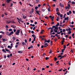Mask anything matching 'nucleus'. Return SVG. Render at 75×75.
<instances>
[{
  "label": "nucleus",
  "mask_w": 75,
  "mask_h": 75,
  "mask_svg": "<svg viewBox=\"0 0 75 75\" xmlns=\"http://www.w3.org/2000/svg\"><path fill=\"white\" fill-rule=\"evenodd\" d=\"M45 42H44V43H45L46 42L49 43L50 41V39H49L47 40L46 39H45Z\"/></svg>",
  "instance_id": "obj_1"
},
{
  "label": "nucleus",
  "mask_w": 75,
  "mask_h": 75,
  "mask_svg": "<svg viewBox=\"0 0 75 75\" xmlns=\"http://www.w3.org/2000/svg\"><path fill=\"white\" fill-rule=\"evenodd\" d=\"M20 30H17V31H16V35H19V33H20Z\"/></svg>",
  "instance_id": "obj_2"
},
{
  "label": "nucleus",
  "mask_w": 75,
  "mask_h": 75,
  "mask_svg": "<svg viewBox=\"0 0 75 75\" xmlns=\"http://www.w3.org/2000/svg\"><path fill=\"white\" fill-rule=\"evenodd\" d=\"M47 44H48L47 43H45L44 44V45H44V47H48V45Z\"/></svg>",
  "instance_id": "obj_3"
},
{
  "label": "nucleus",
  "mask_w": 75,
  "mask_h": 75,
  "mask_svg": "<svg viewBox=\"0 0 75 75\" xmlns=\"http://www.w3.org/2000/svg\"><path fill=\"white\" fill-rule=\"evenodd\" d=\"M2 41L4 42L6 41L7 40V39L6 38H2Z\"/></svg>",
  "instance_id": "obj_4"
},
{
  "label": "nucleus",
  "mask_w": 75,
  "mask_h": 75,
  "mask_svg": "<svg viewBox=\"0 0 75 75\" xmlns=\"http://www.w3.org/2000/svg\"><path fill=\"white\" fill-rule=\"evenodd\" d=\"M66 31H71V28H69V29L67 28L66 29Z\"/></svg>",
  "instance_id": "obj_5"
},
{
  "label": "nucleus",
  "mask_w": 75,
  "mask_h": 75,
  "mask_svg": "<svg viewBox=\"0 0 75 75\" xmlns=\"http://www.w3.org/2000/svg\"><path fill=\"white\" fill-rule=\"evenodd\" d=\"M18 53L22 54L23 53V51H18Z\"/></svg>",
  "instance_id": "obj_6"
},
{
  "label": "nucleus",
  "mask_w": 75,
  "mask_h": 75,
  "mask_svg": "<svg viewBox=\"0 0 75 75\" xmlns=\"http://www.w3.org/2000/svg\"><path fill=\"white\" fill-rule=\"evenodd\" d=\"M71 31H68V33H67L68 35L71 34Z\"/></svg>",
  "instance_id": "obj_7"
},
{
  "label": "nucleus",
  "mask_w": 75,
  "mask_h": 75,
  "mask_svg": "<svg viewBox=\"0 0 75 75\" xmlns=\"http://www.w3.org/2000/svg\"><path fill=\"white\" fill-rule=\"evenodd\" d=\"M6 33L7 34V35H9V36H11V35H9L10 34V32H6Z\"/></svg>",
  "instance_id": "obj_8"
},
{
  "label": "nucleus",
  "mask_w": 75,
  "mask_h": 75,
  "mask_svg": "<svg viewBox=\"0 0 75 75\" xmlns=\"http://www.w3.org/2000/svg\"><path fill=\"white\" fill-rule=\"evenodd\" d=\"M59 23H57V24L55 26L58 27V26H59Z\"/></svg>",
  "instance_id": "obj_9"
},
{
  "label": "nucleus",
  "mask_w": 75,
  "mask_h": 75,
  "mask_svg": "<svg viewBox=\"0 0 75 75\" xmlns=\"http://www.w3.org/2000/svg\"><path fill=\"white\" fill-rule=\"evenodd\" d=\"M2 52H5V53H6V51H5V49H2Z\"/></svg>",
  "instance_id": "obj_10"
},
{
  "label": "nucleus",
  "mask_w": 75,
  "mask_h": 75,
  "mask_svg": "<svg viewBox=\"0 0 75 75\" xmlns=\"http://www.w3.org/2000/svg\"><path fill=\"white\" fill-rule=\"evenodd\" d=\"M69 7L68 6H66V10H67V9H68L69 10Z\"/></svg>",
  "instance_id": "obj_11"
},
{
  "label": "nucleus",
  "mask_w": 75,
  "mask_h": 75,
  "mask_svg": "<svg viewBox=\"0 0 75 75\" xmlns=\"http://www.w3.org/2000/svg\"><path fill=\"white\" fill-rule=\"evenodd\" d=\"M65 49H62V52H64V51H65Z\"/></svg>",
  "instance_id": "obj_12"
},
{
  "label": "nucleus",
  "mask_w": 75,
  "mask_h": 75,
  "mask_svg": "<svg viewBox=\"0 0 75 75\" xmlns=\"http://www.w3.org/2000/svg\"><path fill=\"white\" fill-rule=\"evenodd\" d=\"M36 0V3L37 4H38L39 2V0Z\"/></svg>",
  "instance_id": "obj_13"
},
{
  "label": "nucleus",
  "mask_w": 75,
  "mask_h": 75,
  "mask_svg": "<svg viewBox=\"0 0 75 75\" xmlns=\"http://www.w3.org/2000/svg\"><path fill=\"white\" fill-rule=\"evenodd\" d=\"M57 60V59L56 57H55L54 58V61L55 62H56V60Z\"/></svg>",
  "instance_id": "obj_14"
},
{
  "label": "nucleus",
  "mask_w": 75,
  "mask_h": 75,
  "mask_svg": "<svg viewBox=\"0 0 75 75\" xmlns=\"http://www.w3.org/2000/svg\"><path fill=\"white\" fill-rule=\"evenodd\" d=\"M59 11V8H56V12H58Z\"/></svg>",
  "instance_id": "obj_15"
},
{
  "label": "nucleus",
  "mask_w": 75,
  "mask_h": 75,
  "mask_svg": "<svg viewBox=\"0 0 75 75\" xmlns=\"http://www.w3.org/2000/svg\"><path fill=\"white\" fill-rule=\"evenodd\" d=\"M11 0H6V2L7 3H10V1H11Z\"/></svg>",
  "instance_id": "obj_16"
},
{
  "label": "nucleus",
  "mask_w": 75,
  "mask_h": 75,
  "mask_svg": "<svg viewBox=\"0 0 75 75\" xmlns=\"http://www.w3.org/2000/svg\"><path fill=\"white\" fill-rule=\"evenodd\" d=\"M54 29H56V30H58L59 29V28L58 27H55Z\"/></svg>",
  "instance_id": "obj_17"
},
{
  "label": "nucleus",
  "mask_w": 75,
  "mask_h": 75,
  "mask_svg": "<svg viewBox=\"0 0 75 75\" xmlns=\"http://www.w3.org/2000/svg\"><path fill=\"white\" fill-rule=\"evenodd\" d=\"M13 33H14V32L13 31H12L11 32H10V34H9V35H11V34H13Z\"/></svg>",
  "instance_id": "obj_18"
},
{
  "label": "nucleus",
  "mask_w": 75,
  "mask_h": 75,
  "mask_svg": "<svg viewBox=\"0 0 75 75\" xmlns=\"http://www.w3.org/2000/svg\"><path fill=\"white\" fill-rule=\"evenodd\" d=\"M10 22L11 23H15V22H14V21H10Z\"/></svg>",
  "instance_id": "obj_19"
},
{
  "label": "nucleus",
  "mask_w": 75,
  "mask_h": 75,
  "mask_svg": "<svg viewBox=\"0 0 75 75\" xmlns=\"http://www.w3.org/2000/svg\"><path fill=\"white\" fill-rule=\"evenodd\" d=\"M5 50L6 52H8L10 51V50H8L6 48H5Z\"/></svg>",
  "instance_id": "obj_20"
},
{
  "label": "nucleus",
  "mask_w": 75,
  "mask_h": 75,
  "mask_svg": "<svg viewBox=\"0 0 75 75\" xmlns=\"http://www.w3.org/2000/svg\"><path fill=\"white\" fill-rule=\"evenodd\" d=\"M46 9H45V8H42V12H44L45 11V10Z\"/></svg>",
  "instance_id": "obj_21"
},
{
  "label": "nucleus",
  "mask_w": 75,
  "mask_h": 75,
  "mask_svg": "<svg viewBox=\"0 0 75 75\" xmlns=\"http://www.w3.org/2000/svg\"><path fill=\"white\" fill-rule=\"evenodd\" d=\"M6 23L7 24H9L10 23V21H6Z\"/></svg>",
  "instance_id": "obj_22"
},
{
  "label": "nucleus",
  "mask_w": 75,
  "mask_h": 75,
  "mask_svg": "<svg viewBox=\"0 0 75 75\" xmlns=\"http://www.w3.org/2000/svg\"><path fill=\"white\" fill-rule=\"evenodd\" d=\"M22 44L23 45H25V44H26L24 42H22Z\"/></svg>",
  "instance_id": "obj_23"
},
{
  "label": "nucleus",
  "mask_w": 75,
  "mask_h": 75,
  "mask_svg": "<svg viewBox=\"0 0 75 75\" xmlns=\"http://www.w3.org/2000/svg\"><path fill=\"white\" fill-rule=\"evenodd\" d=\"M71 3L72 4H75V2L74 1H72Z\"/></svg>",
  "instance_id": "obj_24"
},
{
  "label": "nucleus",
  "mask_w": 75,
  "mask_h": 75,
  "mask_svg": "<svg viewBox=\"0 0 75 75\" xmlns=\"http://www.w3.org/2000/svg\"><path fill=\"white\" fill-rule=\"evenodd\" d=\"M25 15L23 16V18L24 19H25L27 18V16H25Z\"/></svg>",
  "instance_id": "obj_25"
},
{
  "label": "nucleus",
  "mask_w": 75,
  "mask_h": 75,
  "mask_svg": "<svg viewBox=\"0 0 75 75\" xmlns=\"http://www.w3.org/2000/svg\"><path fill=\"white\" fill-rule=\"evenodd\" d=\"M64 20L66 21V18H65L64 20H63V23H64L65 22V21Z\"/></svg>",
  "instance_id": "obj_26"
},
{
  "label": "nucleus",
  "mask_w": 75,
  "mask_h": 75,
  "mask_svg": "<svg viewBox=\"0 0 75 75\" xmlns=\"http://www.w3.org/2000/svg\"><path fill=\"white\" fill-rule=\"evenodd\" d=\"M32 37H34V38L35 37H36V36H35V35L34 34L32 35Z\"/></svg>",
  "instance_id": "obj_27"
},
{
  "label": "nucleus",
  "mask_w": 75,
  "mask_h": 75,
  "mask_svg": "<svg viewBox=\"0 0 75 75\" xmlns=\"http://www.w3.org/2000/svg\"><path fill=\"white\" fill-rule=\"evenodd\" d=\"M33 13V11H31L29 13L30 14H32Z\"/></svg>",
  "instance_id": "obj_28"
},
{
  "label": "nucleus",
  "mask_w": 75,
  "mask_h": 75,
  "mask_svg": "<svg viewBox=\"0 0 75 75\" xmlns=\"http://www.w3.org/2000/svg\"><path fill=\"white\" fill-rule=\"evenodd\" d=\"M59 17H57V21H59Z\"/></svg>",
  "instance_id": "obj_29"
},
{
  "label": "nucleus",
  "mask_w": 75,
  "mask_h": 75,
  "mask_svg": "<svg viewBox=\"0 0 75 75\" xmlns=\"http://www.w3.org/2000/svg\"><path fill=\"white\" fill-rule=\"evenodd\" d=\"M48 11L50 12L51 11L50 10V7L49 8H48Z\"/></svg>",
  "instance_id": "obj_30"
},
{
  "label": "nucleus",
  "mask_w": 75,
  "mask_h": 75,
  "mask_svg": "<svg viewBox=\"0 0 75 75\" xmlns=\"http://www.w3.org/2000/svg\"><path fill=\"white\" fill-rule=\"evenodd\" d=\"M57 15H58V16H59V15L60 14V13L59 12H57Z\"/></svg>",
  "instance_id": "obj_31"
},
{
  "label": "nucleus",
  "mask_w": 75,
  "mask_h": 75,
  "mask_svg": "<svg viewBox=\"0 0 75 75\" xmlns=\"http://www.w3.org/2000/svg\"><path fill=\"white\" fill-rule=\"evenodd\" d=\"M69 18V17L68 16L67 17V18H66V20H68Z\"/></svg>",
  "instance_id": "obj_32"
},
{
  "label": "nucleus",
  "mask_w": 75,
  "mask_h": 75,
  "mask_svg": "<svg viewBox=\"0 0 75 75\" xmlns=\"http://www.w3.org/2000/svg\"><path fill=\"white\" fill-rule=\"evenodd\" d=\"M45 58L46 59V60H47L48 59H49V57H46V58Z\"/></svg>",
  "instance_id": "obj_33"
},
{
  "label": "nucleus",
  "mask_w": 75,
  "mask_h": 75,
  "mask_svg": "<svg viewBox=\"0 0 75 75\" xmlns=\"http://www.w3.org/2000/svg\"><path fill=\"white\" fill-rule=\"evenodd\" d=\"M16 39V38L14 37H13V40H15V39Z\"/></svg>",
  "instance_id": "obj_34"
},
{
  "label": "nucleus",
  "mask_w": 75,
  "mask_h": 75,
  "mask_svg": "<svg viewBox=\"0 0 75 75\" xmlns=\"http://www.w3.org/2000/svg\"><path fill=\"white\" fill-rule=\"evenodd\" d=\"M63 46H64V49H65V48H66V45H65Z\"/></svg>",
  "instance_id": "obj_35"
},
{
  "label": "nucleus",
  "mask_w": 75,
  "mask_h": 75,
  "mask_svg": "<svg viewBox=\"0 0 75 75\" xmlns=\"http://www.w3.org/2000/svg\"><path fill=\"white\" fill-rule=\"evenodd\" d=\"M46 55L45 54V53H44L42 55V57H44V56Z\"/></svg>",
  "instance_id": "obj_36"
},
{
  "label": "nucleus",
  "mask_w": 75,
  "mask_h": 75,
  "mask_svg": "<svg viewBox=\"0 0 75 75\" xmlns=\"http://www.w3.org/2000/svg\"><path fill=\"white\" fill-rule=\"evenodd\" d=\"M35 38H36V37H35L33 39V41H35Z\"/></svg>",
  "instance_id": "obj_37"
},
{
  "label": "nucleus",
  "mask_w": 75,
  "mask_h": 75,
  "mask_svg": "<svg viewBox=\"0 0 75 75\" xmlns=\"http://www.w3.org/2000/svg\"><path fill=\"white\" fill-rule=\"evenodd\" d=\"M13 29H15V28H16V26L15 25H13Z\"/></svg>",
  "instance_id": "obj_38"
},
{
  "label": "nucleus",
  "mask_w": 75,
  "mask_h": 75,
  "mask_svg": "<svg viewBox=\"0 0 75 75\" xmlns=\"http://www.w3.org/2000/svg\"><path fill=\"white\" fill-rule=\"evenodd\" d=\"M52 50H50V52H49V54H51V53L52 52Z\"/></svg>",
  "instance_id": "obj_39"
},
{
  "label": "nucleus",
  "mask_w": 75,
  "mask_h": 75,
  "mask_svg": "<svg viewBox=\"0 0 75 75\" xmlns=\"http://www.w3.org/2000/svg\"><path fill=\"white\" fill-rule=\"evenodd\" d=\"M35 11L37 13V14L39 13V12L38 11L35 10Z\"/></svg>",
  "instance_id": "obj_40"
},
{
  "label": "nucleus",
  "mask_w": 75,
  "mask_h": 75,
  "mask_svg": "<svg viewBox=\"0 0 75 75\" xmlns=\"http://www.w3.org/2000/svg\"><path fill=\"white\" fill-rule=\"evenodd\" d=\"M62 56L61 55H60L58 56V58H59V57H62Z\"/></svg>",
  "instance_id": "obj_41"
},
{
  "label": "nucleus",
  "mask_w": 75,
  "mask_h": 75,
  "mask_svg": "<svg viewBox=\"0 0 75 75\" xmlns=\"http://www.w3.org/2000/svg\"><path fill=\"white\" fill-rule=\"evenodd\" d=\"M22 18H20V19H19V20H18V21H22Z\"/></svg>",
  "instance_id": "obj_42"
},
{
  "label": "nucleus",
  "mask_w": 75,
  "mask_h": 75,
  "mask_svg": "<svg viewBox=\"0 0 75 75\" xmlns=\"http://www.w3.org/2000/svg\"><path fill=\"white\" fill-rule=\"evenodd\" d=\"M21 35H23V33H22V30H21Z\"/></svg>",
  "instance_id": "obj_43"
},
{
  "label": "nucleus",
  "mask_w": 75,
  "mask_h": 75,
  "mask_svg": "<svg viewBox=\"0 0 75 75\" xmlns=\"http://www.w3.org/2000/svg\"><path fill=\"white\" fill-rule=\"evenodd\" d=\"M12 29H9V32H10V31H12Z\"/></svg>",
  "instance_id": "obj_44"
},
{
  "label": "nucleus",
  "mask_w": 75,
  "mask_h": 75,
  "mask_svg": "<svg viewBox=\"0 0 75 75\" xmlns=\"http://www.w3.org/2000/svg\"><path fill=\"white\" fill-rule=\"evenodd\" d=\"M7 57L8 58H9L10 57V55L9 54H7Z\"/></svg>",
  "instance_id": "obj_45"
},
{
  "label": "nucleus",
  "mask_w": 75,
  "mask_h": 75,
  "mask_svg": "<svg viewBox=\"0 0 75 75\" xmlns=\"http://www.w3.org/2000/svg\"><path fill=\"white\" fill-rule=\"evenodd\" d=\"M25 43H27V39H25Z\"/></svg>",
  "instance_id": "obj_46"
},
{
  "label": "nucleus",
  "mask_w": 75,
  "mask_h": 75,
  "mask_svg": "<svg viewBox=\"0 0 75 75\" xmlns=\"http://www.w3.org/2000/svg\"><path fill=\"white\" fill-rule=\"evenodd\" d=\"M38 8V6H35V9L37 10V9Z\"/></svg>",
  "instance_id": "obj_47"
},
{
  "label": "nucleus",
  "mask_w": 75,
  "mask_h": 75,
  "mask_svg": "<svg viewBox=\"0 0 75 75\" xmlns=\"http://www.w3.org/2000/svg\"><path fill=\"white\" fill-rule=\"evenodd\" d=\"M57 38H55L54 39V41H55V42H56L57 41Z\"/></svg>",
  "instance_id": "obj_48"
},
{
  "label": "nucleus",
  "mask_w": 75,
  "mask_h": 75,
  "mask_svg": "<svg viewBox=\"0 0 75 75\" xmlns=\"http://www.w3.org/2000/svg\"><path fill=\"white\" fill-rule=\"evenodd\" d=\"M69 13L70 14H71V13H72V12H71V11H69Z\"/></svg>",
  "instance_id": "obj_49"
},
{
  "label": "nucleus",
  "mask_w": 75,
  "mask_h": 75,
  "mask_svg": "<svg viewBox=\"0 0 75 75\" xmlns=\"http://www.w3.org/2000/svg\"><path fill=\"white\" fill-rule=\"evenodd\" d=\"M66 15V14L65 13L64 15L63 16V18H64L65 17V16Z\"/></svg>",
  "instance_id": "obj_50"
},
{
  "label": "nucleus",
  "mask_w": 75,
  "mask_h": 75,
  "mask_svg": "<svg viewBox=\"0 0 75 75\" xmlns=\"http://www.w3.org/2000/svg\"><path fill=\"white\" fill-rule=\"evenodd\" d=\"M5 28H8V26L7 25H6V26L5 27Z\"/></svg>",
  "instance_id": "obj_51"
},
{
  "label": "nucleus",
  "mask_w": 75,
  "mask_h": 75,
  "mask_svg": "<svg viewBox=\"0 0 75 75\" xmlns=\"http://www.w3.org/2000/svg\"><path fill=\"white\" fill-rule=\"evenodd\" d=\"M31 38H29V42H30L31 41Z\"/></svg>",
  "instance_id": "obj_52"
},
{
  "label": "nucleus",
  "mask_w": 75,
  "mask_h": 75,
  "mask_svg": "<svg viewBox=\"0 0 75 75\" xmlns=\"http://www.w3.org/2000/svg\"><path fill=\"white\" fill-rule=\"evenodd\" d=\"M2 35H0V39L2 38Z\"/></svg>",
  "instance_id": "obj_53"
},
{
  "label": "nucleus",
  "mask_w": 75,
  "mask_h": 75,
  "mask_svg": "<svg viewBox=\"0 0 75 75\" xmlns=\"http://www.w3.org/2000/svg\"><path fill=\"white\" fill-rule=\"evenodd\" d=\"M49 18L47 16H46L45 17V18H47V19H48Z\"/></svg>",
  "instance_id": "obj_54"
},
{
  "label": "nucleus",
  "mask_w": 75,
  "mask_h": 75,
  "mask_svg": "<svg viewBox=\"0 0 75 75\" xmlns=\"http://www.w3.org/2000/svg\"><path fill=\"white\" fill-rule=\"evenodd\" d=\"M55 27H55V25H54L52 27V28H55Z\"/></svg>",
  "instance_id": "obj_55"
},
{
  "label": "nucleus",
  "mask_w": 75,
  "mask_h": 75,
  "mask_svg": "<svg viewBox=\"0 0 75 75\" xmlns=\"http://www.w3.org/2000/svg\"><path fill=\"white\" fill-rule=\"evenodd\" d=\"M43 47H44V45H42L41 47V48H43Z\"/></svg>",
  "instance_id": "obj_56"
},
{
  "label": "nucleus",
  "mask_w": 75,
  "mask_h": 75,
  "mask_svg": "<svg viewBox=\"0 0 75 75\" xmlns=\"http://www.w3.org/2000/svg\"><path fill=\"white\" fill-rule=\"evenodd\" d=\"M62 69H59V70H58V71H62Z\"/></svg>",
  "instance_id": "obj_57"
},
{
  "label": "nucleus",
  "mask_w": 75,
  "mask_h": 75,
  "mask_svg": "<svg viewBox=\"0 0 75 75\" xmlns=\"http://www.w3.org/2000/svg\"><path fill=\"white\" fill-rule=\"evenodd\" d=\"M35 27H33V30H35Z\"/></svg>",
  "instance_id": "obj_58"
},
{
  "label": "nucleus",
  "mask_w": 75,
  "mask_h": 75,
  "mask_svg": "<svg viewBox=\"0 0 75 75\" xmlns=\"http://www.w3.org/2000/svg\"><path fill=\"white\" fill-rule=\"evenodd\" d=\"M30 21L32 23H33V20H30Z\"/></svg>",
  "instance_id": "obj_59"
},
{
  "label": "nucleus",
  "mask_w": 75,
  "mask_h": 75,
  "mask_svg": "<svg viewBox=\"0 0 75 75\" xmlns=\"http://www.w3.org/2000/svg\"><path fill=\"white\" fill-rule=\"evenodd\" d=\"M13 5V4L12 3L11 4V7H12V6Z\"/></svg>",
  "instance_id": "obj_60"
},
{
  "label": "nucleus",
  "mask_w": 75,
  "mask_h": 75,
  "mask_svg": "<svg viewBox=\"0 0 75 75\" xmlns=\"http://www.w3.org/2000/svg\"><path fill=\"white\" fill-rule=\"evenodd\" d=\"M63 17V15L62 14H61L60 15V18H62Z\"/></svg>",
  "instance_id": "obj_61"
},
{
  "label": "nucleus",
  "mask_w": 75,
  "mask_h": 75,
  "mask_svg": "<svg viewBox=\"0 0 75 75\" xmlns=\"http://www.w3.org/2000/svg\"><path fill=\"white\" fill-rule=\"evenodd\" d=\"M37 23H37V22H35V23H34V24H35V25H36Z\"/></svg>",
  "instance_id": "obj_62"
},
{
  "label": "nucleus",
  "mask_w": 75,
  "mask_h": 75,
  "mask_svg": "<svg viewBox=\"0 0 75 75\" xmlns=\"http://www.w3.org/2000/svg\"><path fill=\"white\" fill-rule=\"evenodd\" d=\"M62 31H63V32H64L66 30L65 29H64Z\"/></svg>",
  "instance_id": "obj_63"
},
{
  "label": "nucleus",
  "mask_w": 75,
  "mask_h": 75,
  "mask_svg": "<svg viewBox=\"0 0 75 75\" xmlns=\"http://www.w3.org/2000/svg\"><path fill=\"white\" fill-rule=\"evenodd\" d=\"M67 14L68 15H69V12H67Z\"/></svg>",
  "instance_id": "obj_64"
}]
</instances>
